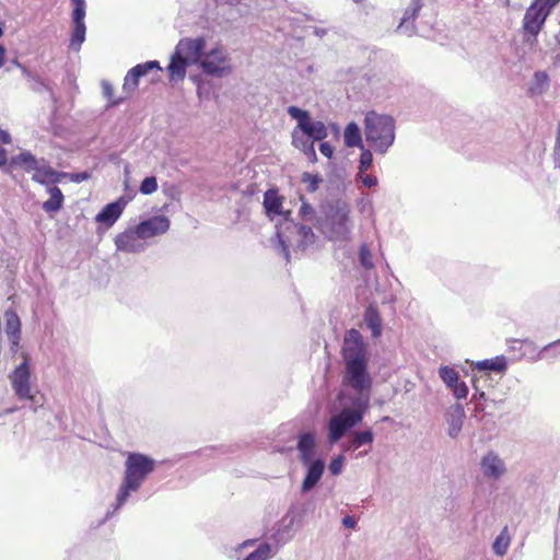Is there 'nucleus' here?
<instances>
[{
	"instance_id": "nucleus-25",
	"label": "nucleus",
	"mask_w": 560,
	"mask_h": 560,
	"mask_svg": "<svg viewBox=\"0 0 560 560\" xmlns=\"http://www.w3.org/2000/svg\"><path fill=\"white\" fill-rule=\"evenodd\" d=\"M277 551L278 547L276 545H271L266 541L259 542L244 560H269L277 553Z\"/></svg>"
},
{
	"instance_id": "nucleus-31",
	"label": "nucleus",
	"mask_w": 560,
	"mask_h": 560,
	"mask_svg": "<svg viewBox=\"0 0 560 560\" xmlns=\"http://www.w3.org/2000/svg\"><path fill=\"white\" fill-rule=\"evenodd\" d=\"M475 368L479 371L503 372L506 369V360L504 357L481 360L475 363Z\"/></svg>"
},
{
	"instance_id": "nucleus-54",
	"label": "nucleus",
	"mask_w": 560,
	"mask_h": 560,
	"mask_svg": "<svg viewBox=\"0 0 560 560\" xmlns=\"http://www.w3.org/2000/svg\"><path fill=\"white\" fill-rule=\"evenodd\" d=\"M4 52H5V50H4L3 46L0 45V67L3 66Z\"/></svg>"
},
{
	"instance_id": "nucleus-8",
	"label": "nucleus",
	"mask_w": 560,
	"mask_h": 560,
	"mask_svg": "<svg viewBox=\"0 0 560 560\" xmlns=\"http://www.w3.org/2000/svg\"><path fill=\"white\" fill-rule=\"evenodd\" d=\"M343 384L354 389L358 394L357 397H347L349 400L359 402L366 398V406L370 405L372 378L368 372V361L347 363Z\"/></svg>"
},
{
	"instance_id": "nucleus-2",
	"label": "nucleus",
	"mask_w": 560,
	"mask_h": 560,
	"mask_svg": "<svg viewBox=\"0 0 560 560\" xmlns=\"http://www.w3.org/2000/svg\"><path fill=\"white\" fill-rule=\"evenodd\" d=\"M323 212L324 217L318 222L320 232L332 242H348L353 229L350 203L336 199L324 206Z\"/></svg>"
},
{
	"instance_id": "nucleus-28",
	"label": "nucleus",
	"mask_w": 560,
	"mask_h": 560,
	"mask_svg": "<svg viewBox=\"0 0 560 560\" xmlns=\"http://www.w3.org/2000/svg\"><path fill=\"white\" fill-rule=\"evenodd\" d=\"M299 131L300 130L296 128L292 132L293 145L302 150L312 161H316V153L313 141L304 139L303 136L299 133Z\"/></svg>"
},
{
	"instance_id": "nucleus-50",
	"label": "nucleus",
	"mask_w": 560,
	"mask_h": 560,
	"mask_svg": "<svg viewBox=\"0 0 560 560\" xmlns=\"http://www.w3.org/2000/svg\"><path fill=\"white\" fill-rule=\"evenodd\" d=\"M342 524L348 527V528H353L355 526V521L353 517L351 516H346L343 520H342Z\"/></svg>"
},
{
	"instance_id": "nucleus-24",
	"label": "nucleus",
	"mask_w": 560,
	"mask_h": 560,
	"mask_svg": "<svg viewBox=\"0 0 560 560\" xmlns=\"http://www.w3.org/2000/svg\"><path fill=\"white\" fill-rule=\"evenodd\" d=\"M4 319H5V334L9 338V341L11 342L12 350H16L20 342V335H21V322L19 316L12 312L7 311L4 313Z\"/></svg>"
},
{
	"instance_id": "nucleus-23",
	"label": "nucleus",
	"mask_w": 560,
	"mask_h": 560,
	"mask_svg": "<svg viewBox=\"0 0 560 560\" xmlns=\"http://www.w3.org/2000/svg\"><path fill=\"white\" fill-rule=\"evenodd\" d=\"M32 172H34L33 179L42 185L58 183L61 177L66 176V174L52 170L44 160H39L37 167Z\"/></svg>"
},
{
	"instance_id": "nucleus-34",
	"label": "nucleus",
	"mask_w": 560,
	"mask_h": 560,
	"mask_svg": "<svg viewBox=\"0 0 560 560\" xmlns=\"http://www.w3.org/2000/svg\"><path fill=\"white\" fill-rule=\"evenodd\" d=\"M38 161L31 152L24 151L12 159V164L24 168L26 172H32L37 167Z\"/></svg>"
},
{
	"instance_id": "nucleus-9",
	"label": "nucleus",
	"mask_w": 560,
	"mask_h": 560,
	"mask_svg": "<svg viewBox=\"0 0 560 560\" xmlns=\"http://www.w3.org/2000/svg\"><path fill=\"white\" fill-rule=\"evenodd\" d=\"M199 68L208 75L222 78L232 72L228 50L220 44L205 49Z\"/></svg>"
},
{
	"instance_id": "nucleus-27",
	"label": "nucleus",
	"mask_w": 560,
	"mask_h": 560,
	"mask_svg": "<svg viewBox=\"0 0 560 560\" xmlns=\"http://www.w3.org/2000/svg\"><path fill=\"white\" fill-rule=\"evenodd\" d=\"M374 441V434L371 430L355 431L351 435L347 450L357 451L363 445L371 446Z\"/></svg>"
},
{
	"instance_id": "nucleus-29",
	"label": "nucleus",
	"mask_w": 560,
	"mask_h": 560,
	"mask_svg": "<svg viewBox=\"0 0 560 560\" xmlns=\"http://www.w3.org/2000/svg\"><path fill=\"white\" fill-rule=\"evenodd\" d=\"M549 89V77L544 71L535 72L529 84V92L533 95H541Z\"/></svg>"
},
{
	"instance_id": "nucleus-6",
	"label": "nucleus",
	"mask_w": 560,
	"mask_h": 560,
	"mask_svg": "<svg viewBox=\"0 0 560 560\" xmlns=\"http://www.w3.org/2000/svg\"><path fill=\"white\" fill-rule=\"evenodd\" d=\"M364 135L376 153L385 154L395 141V120L388 115L370 112L364 119Z\"/></svg>"
},
{
	"instance_id": "nucleus-49",
	"label": "nucleus",
	"mask_w": 560,
	"mask_h": 560,
	"mask_svg": "<svg viewBox=\"0 0 560 560\" xmlns=\"http://www.w3.org/2000/svg\"><path fill=\"white\" fill-rule=\"evenodd\" d=\"M556 159L560 163V124L558 128L557 143H556Z\"/></svg>"
},
{
	"instance_id": "nucleus-41",
	"label": "nucleus",
	"mask_w": 560,
	"mask_h": 560,
	"mask_svg": "<svg viewBox=\"0 0 560 560\" xmlns=\"http://www.w3.org/2000/svg\"><path fill=\"white\" fill-rule=\"evenodd\" d=\"M373 163L372 152L368 149L362 148L358 172H366Z\"/></svg>"
},
{
	"instance_id": "nucleus-10",
	"label": "nucleus",
	"mask_w": 560,
	"mask_h": 560,
	"mask_svg": "<svg viewBox=\"0 0 560 560\" xmlns=\"http://www.w3.org/2000/svg\"><path fill=\"white\" fill-rule=\"evenodd\" d=\"M73 7L71 13V34L69 40V49L72 51H80L83 43L85 42L86 25V2L85 0H70Z\"/></svg>"
},
{
	"instance_id": "nucleus-52",
	"label": "nucleus",
	"mask_w": 560,
	"mask_h": 560,
	"mask_svg": "<svg viewBox=\"0 0 560 560\" xmlns=\"http://www.w3.org/2000/svg\"><path fill=\"white\" fill-rule=\"evenodd\" d=\"M486 395L483 392H479L477 388H476V392L474 394V399L476 400H482L485 399Z\"/></svg>"
},
{
	"instance_id": "nucleus-16",
	"label": "nucleus",
	"mask_w": 560,
	"mask_h": 560,
	"mask_svg": "<svg viewBox=\"0 0 560 560\" xmlns=\"http://www.w3.org/2000/svg\"><path fill=\"white\" fill-rule=\"evenodd\" d=\"M479 465L482 476L489 480H500L508 471L504 459L493 451L487 452Z\"/></svg>"
},
{
	"instance_id": "nucleus-38",
	"label": "nucleus",
	"mask_w": 560,
	"mask_h": 560,
	"mask_svg": "<svg viewBox=\"0 0 560 560\" xmlns=\"http://www.w3.org/2000/svg\"><path fill=\"white\" fill-rule=\"evenodd\" d=\"M355 180L361 183L365 188H373L377 186L378 179L376 176L368 174L366 172H357Z\"/></svg>"
},
{
	"instance_id": "nucleus-4",
	"label": "nucleus",
	"mask_w": 560,
	"mask_h": 560,
	"mask_svg": "<svg viewBox=\"0 0 560 560\" xmlns=\"http://www.w3.org/2000/svg\"><path fill=\"white\" fill-rule=\"evenodd\" d=\"M156 462L141 453H128L125 462V476L116 497V510L122 506L130 494L137 492L144 480L155 470Z\"/></svg>"
},
{
	"instance_id": "nucleus-20",
	"label": "nucleus",
	"mask_w": 560,
	"mask_h": 560,
	"mask_svg": "<svg viewBox=\"0 0 560 560\" xmlns=\"http://www.w3.org/2000/svg\"><path fill=\"white\" fill-rule=\"evenodd\" d=\"M305 468V476L301 485L303 493L310 492L322 479L325 471V459L320 458L314 462L302 464Z\"/></svg>"
},
{
	"instance_id": "nucleus-48",
	"label": "nucleus",
	"mask_w": 560,
	"mask_h": 560,
	"mask_svg": "<svg viewBox=\"0 0 560 560\" xmlns=\"http://www.w3.org/2000/svg\"><path fill=\"white\" fill-rule=\"evenodd\" d=\"M89 174L83 172V173H77V174H72L71 175V179L75 183H81L83 180H86L89 178Z\"/></svg>"
},
{
	"instance_id": "nucleus-26",
	"label": "nucleus",
	"mask_w": 560,
	"mask_h": 560,
	"mask_svg": "<svg viewBox=\"0 0 560 560\" xmlns=\"http://www.w3.org/2000/svg\"><path fill=\"white\" fill-rule=\"evenodd\" d=\"M364 322L369 329H371L373 337H380L382 334V319L377 308L370 305L364 313Z\"/></svg>"
},
{
	"instance_id": "nucleus-53",
	"label": "nucleus",
	"mask_w": 560,
	"mask_h": 560,
	"mask_svg": "<svg viewBox=\"0 0 560 560\" xmlns=\"http://www.w3.org/2000/svg\"><path fill=\"white\" fill-rule=\"evenodd\" d=\"M313 33H314L316 36L322 37L326 32H325V30L316 28V27H315V28L313 30Z\"/></svg>"
},
{
	"instance_id": "nucleus-42",
	"label": "nucleus",
	"mask_w": 560,
	"mask_h": 560,
	"mask_svg": "<svg viewBox=\"0 0 560 560\" xmlns=\"http://www.w3.org/2000/svg\"><path fill=\"white\" fill-rule=\"evenodd\" d=\"M11 142V136L5 130L0 129V166H3L8 162L7 152L3 145Z\"/></svg>"
},
{
	"instance_id": "nucleus-35",
	"label": "nucleus",
	"mask_w": 560,
	"mask_h": 560,
	"mask_svg": "<svg viewBox=\"0 0 560 560\" xmlns=\"http://www.w3.org/2000/svg\"><path fill=\"white\" fill-rule=\"evenodd\" d=\"M301 201L302 203L299 209L301 220L304 222H316L318 224L320 219H317L315 209L310 203L305 202L303 198H301Z\"/></svg>"
},
{
	"instance_id": "nucleus-14",
	"label": "nucleus",
	"mask_w": 560,
	"mask_h": 560,
	"mask_svg": "<svg viewBox=\"0 0 560 560\" xmlns=\"http://www.w3.org/2000/svg\"><path fill=\"white\" fill-rule=\"evenodd\" d=\"M115 246L119 252L139 254L144 252L148 248L149 244L148 242H145L144 237L139 233V228L137 225H133L129 226L124 232L116 235Z\"/></svg>"
},
{
	"instance_id": "nucleus-46",
	"label": "nucleus",
	"mask_w": 560,
	"mask_h": 560,
	"mask_svg": "<svg viewBox=\"0 0 560 560\" xmlns=\"http://www.w3.org/2000/svg\"><path fill=\"white\" fill-rule=\"evenodd\" d=\"M343 463H345V457L342 455H338V456L334 457L329 464V471L334 476L340 475L343 469Z\"/></svg>"
},
{
	"instance_id": "nucleus-5",
	"label": "nucleus",
	"mask_w": 560,
	"mask_h": 560,
	"mask_svg": "<svg viewBox=\"0 0 560 560\" xmlns=\"http://www.w3.org/2000/svg\"><path fill=\"white\" fill-rule=\"evenodd\" d=\"M206 48L207 38L205 36L182 38L175 46L167 66L170 79L172 81H183L188 67L200 66Z\"/></svg>"
},
{
	"instance_id": "nucleus-13",
	"label": "nucleus",
	"mask_w": 560,
	"mask_h": 560,
	"mask_svg": "<svg viewBox=\"0 0 560 560\" xmlns=\"http://www.w3.org/2000/svg\"><path fill=\"white\" fill-rule=\"evenodd\" d=\"M345 364L368 361L366 347L361 334L355 329L346 332L342 346Z\"/></svg>"
},
{
	"instance_id": "nucleus-39",
	"label": "nucleus",
	"mask_w": 560,
	"mask_h": 560,
	"mask_svg": "<svg viewBox=\"0 0 560 560\" xmlns=\"http://www.w3.org/2000/svg\"><path fill=\"white\" fill-rule=\"evenodd\" d=\"M359 259H360V264L365 269H372L374 267L372 253H371L370 248L368 247V245H365V244H363L360 247Z\"/></svg>"
},
{
	"instance_id": "nucleus-3",
	"label": "nucleus",
	"mask_w": 560,
	"mask_h": 560,
	"mask_svg": "<svg viewBox=\"0 0 560 560\" xmlns=\"http://www.w3.org/2000/svg\"><path fill=\"white\" fill-rule=\"evenodd\" d=\"M340 409H335L327 422V441L335 444L348 432V430L358 425L369 408L366 398L359 402L349 400L346 394L340 393L338 396Z\"/></svg>"
},
{
	"instance_id": "nucleus-1",
	"label": "nucleus",
	"mask_w": 560,
	"mask_h": 560,
	"mask_svg": "<svg viewBox=\"0 0 560 560\" xmlns=\"http://www.w3.org/2000/svg\"><path fill=\"white\" fill-rule=\"evenodd\" d=\"M284 198L276 189L264 195V208L270 220L278 219L277 237L287 259L290 248L305 250L315 244L316 235L311 228L291 220V210L283 208Z\"/></svg>"
},
{
	"instance_id": "nucleus-44",
	"label": "nucleus",
	"mask_w": 560,
	"mask_h": 560,
	"mask_svg": "<svg viewBox=\"0 0 560 560\" xmlns=\"http://www.w3.org/2000/svg\"><path fill=\"white\" fill-rule=\"evenodd\" d=\"M549 353H551L552 357H556L557 354H560V340L553 341L545 346L538 353L537 359H544Z\"/></svg>"
},
{
	"instance_id": "nucleus-12",
	"label": "nucleus",
	"mask_w": 560,
	"mask_h": 560,
	"mask_svg": "<svg viewBox=\"0 0 560 560\" xmlns=\"http://www.w3.org/2000/svg\"><path fill=\"white\" fill-rule=\"evenodd\" d=\"M553 5V0H535L524 15V30L528 34L536 36Z\"/></svg>"
},
{
	"instance_id": "nucleus-7",
	"label": "nucleus",
	"mask_w": 560,
	"mask_h": 560,
	"mask_svg": "<svg viewBox=\"0 0 560 560\" xmlns=\"http://www.w3.org/2000/svg\"><path fill=\"white\" fill-rule=\"evenodd\" d=\"M22 362L10 373L9 380L16 397L21 400H28L34 411L42 406L36 394H33L31 382V358L27 353L21 354Z\"/></svg>"
},
{
	"instance_id": "nucleus-55",
	"label": "nucleus",
	"mask_w": 560,
	"mask_h": 560,
	"mask_svg": "<svg viewBox=\"0 0 560 560\" xmlns=\"http://www.w3.org/2000/svg\"><path fill=\"white\" fill-rule=\"evenodd\" d=\"M368 453H369V450H365V451L359 452V454L357 455V458H359V457H363V456L368 455Z\"/></svg>"
},
{
	"instance_id": "nucleus-19",
	"label": "nucleus",
	"mask_w": 560,
	"mask_h": 560,
	"mask_svg": "<svg viewBox=\"0 0 560 560\" xmlns=\"http://www.w3.org/2000/svg\"><path fill=\"white\" fill-rule=\"evenodd\" d=\"M151 70H156L158 72H160L162 71V68L160 67V63L158 61H148L145 63L137 65L136 67L131 68L125 77L122 85L124 91L127 94L132 93L139 84V79L149 73Z\"/></svg>"
},
{
	"instance_id": "nucleus-43",
	"label": "nucleus",
	"mask_w": 560,
	"mask_h": 560,
	"mask_svg": "<svg viewBox=\"0 0 560 560\" xmlns=\"http://www.w3.org/2000/svg\"><path fill=\"white\" fill-rule=\"evenodd\" d=\"M158 190V180L154 176L145 177L140 185V192L151 195Z\"/></svg>"
},
{
	"instance_id": "nucleus-32",
	"label": "nucleus",
	"mask_w": 560,
	"mask_h": 560,
	"mask_svg": "<svg viewBox=\"0 0 560 560\" xmlns=\"http://www.w3.org/2000/svg\"><path fill=\"white\" fill-rule=\"evenodd\" d=\"M48 192L50 198L43 203V209L46 212H56L62 206L63 195L61 190L56 186L48 188Z\"/></svg>"
},
{
	"instance_id": "nucleus-33",
	"label": "nucleus",
	"mask_w": 560,
	"mask_h": 560,
	"mask_svg": "<svg viewBox=\"0 0 560 560\" xmlns=\"http://www.w3.org/2000/svg\"><path fill=\"white\" fill-rule=\"evenodd\" d=\"M343 139L347 147H362L361 131L355 122H350L347 125Z\"/></svg>"
},
{
	"instance_id": "nucleus-15",
	"label": "nucleus",
	"mask_w": 560,
	"mask_h": 560,
	"mask_svg": "<svg viewBox=\"0 0 560 560\" xmlns=\"http://www.w3.org/2000/svg\"><path fill=\"white\" fill-rule=\"evenodd\" d=\"M440 380L445 387L452 392L457 400L466 399L469 393L468 386L465 382L460 381L459 373L450 365H441L438 369Z\"/></svg>"
},
{
	"instance_id": "nucleus-40",
	"label": "nucleus",
	"mask_w": 560,
	"mask_h": 560,
	"mask_svg": "<svg viewBox=\"0 0 560 560\" xmlns=\"http://www.w3.org/2000/svg\"><path fill=\"white\" fill-rule=\"evenodd\" d=\"M102 91H103V95L104 97L107 98L108 101V106H116L118 105L119 103L122 102V98H114V89L112 86V84L108 82V81H102Z\"/></svg>"
},
{
	"instance_id": "nucleus-56",
	"label": "nucleus",
	"mask_w": 560,
	"mask_h": 560,
	"mask_svg": "<svg viewBox=\"0 0 560 560\" xmlns=\"http://www.w3.org/2000/svg\"><path fill=\"white\" fill-rule=\"evenodd\" d=\"M3 34V27H2V23L0 22V36H2Z\"/></svg>"
},
{
	"instance_id": "nucleus-45",
	"label": "nucleus",
	"mask_w": 560,
	"mask_h": 560,
	"mask_svg": "<svg viewBox=\"0 0 560 560\" xmlns=\"http://www.w3.org/2000/svg\"><path fill=\"white\" fill-rule=\"evenodd\" d=\"M320 180L322 179L318 175H313L311 173H304L302 175V182L307 185V190L311 192L317 190Z\"/></svg>"
},
{
	"instance_id": "nucleus-57",
	"label": "nucleus",
	"mask_w": 560,
	"mask_h": 560,
	"mask_svg": "<svg viewBox=\"0 0 560 560\" xmlns=\"http://www.w3.org/2000/svg\"><path fill=\"white\" fill-rule=\"evenodd\" d=\"M15 410H16V408H10L7 410V412L10 413V412H14Z\"/></svg>"
},
{
	"instance_id": "nucleus-47",
	"label": "nucleus",
	"mask_w": 560,
	"mask_h": 560,
	"mask_svg": "<svg viewBox=\"0 0 560 560\" xmlns=\"http://www.w3.org/2000/svg\"><path fill=\"white\" fill-rule=\"evenodd\" d=\"M319 151L323 155H325L328 159H330L334 153V149L328 142L320 143Z\"/></svg>"
},
{
	"instance_id": "nucleus-18",
	"label": "nucleus",
	"mask_w": 560,
	"mask_h": 560,
	"mask_svg": "<svg viewBox=\"0 0 560 560\" xmlns=\"http://www.w3.org/2000/svg\"><path fill=\"white\" fill-rule=\"evenodd\" d=\"M296 450L301 464L320 459L317 451V439L314 432H302L298 435Z\"/></svg>"
},
{
	"instance_id": "nucleus-51",
	"label": "nucleus",
	"mask_w": 560,
	"mask_h": 560,
	"mask_svg": "<svg viewBox=\"0 0 560 560\" xmlns=\"http://www.w3.org/2000/svg\"><path fill=\"white\" fill-rule=\"evenodd\" d=\"M255 544H256V540H254V539L245 540L244 542L238 545L237 550H243V549H246V548H249V547H254Z\"/></svg>"
},
{
	"instance_id": "nucleus-11",
	"label": "nucleus",
	"mask_w": 560,
	"mask_h": 560,
	"mask_svg": "<svg viewBox=\"0 0 560 560\" xmlns=\"http://www.w3.org/2000/svg\"><path fill=\"white\" fill-rule=\"evenodd\" d=\"M290 117L298 122V129L302 135L307 136L313 141H319L327 137V128L319 120H312L310 113L296 106L288 108Z\"/></svg>"
},
{
	"instance_id": "nucleus-58",
	"label": "nucleus",
	"mask_w": 560,
	"mask_h": 560,
	"mask_svg": "<svg viewBox=\"0 0 560 560\" xmlns=\"http://www.w3.org/2000/svg\"><path fill=\"white\" fill-rule=\"evenodd\" d=\"M354 2H360L361 0H353Z\"/></svg>"
},
{
	"instance_id": "nucleus-22",
	"label": "nucleus",
	"mask_w": 560,
	"mask_h": 560,
	"mask_svg": "<svg viewBox=\"0 0 560 560\" xmlns=\"http://www.w3.org/2000/svg\"><path fill=\"white\" fill-rule=\"evenodd\" d=\"M446 423H447V434L452 439H456L463 428L464 419H465V410L460 404H455L451 406L445 415Z\"/></svg>"
},
{
	"instance_id": "nucleus-21",
	"label": "nucleus",
	"mask_w": 560,
	"mask_h": 560,
	"mask_svg": "<svg viewBox=\"0 0 560 560\" xmlns=\"http://www.w3.org/2000/svg\"><path fill=\"white\" fill-rule=\"evenodd\" d=\"M127 200L124 198H119L114 202L106 205L95 217V221L102 224H105L107 228H110L115 224V222L120 218L125 207L127 206Z\"/></svg>"
},
{
	"instance_id": "nucleus-37",
	"label": "nucleus",
	"mask_w": 560,
	"mask_h": 560,
	"mask_svg": "<svg viewBox=\"0 0 560 560\" xmlns=\"http://www.w3.org/2000/svg\"><path fill=\"white\" fill-rule=\"evenodd\" d=\"M357 208L358 211L364 217L370 218L373 214V202L365 195H362L360 198L357 199Z\"/></svg>"
},
{
	"instance_id": "nucleus-36",
	"label": "nucleus",
	"mask_w": 560,
	"mask_h": 560,
	"mask_svg": "<svg viewBox=\"0 0 560 560\" xmlns=\"http://www.w3.org/2000/svg\"><path fill=\"white\" fill-rule=\"evenodd\" d=\"M510 546V538L505 532H502L493 542V551L498 556H504Z\"/></svg>"
},
{
	"instance_id": "nucleus-30",
	"label": "nucleus",
	"mask_w": 560,
	"mask_h": 560,
	"mask_svg": "<svg viewBox=\"0 0 560 560\" xmlns=\"http://www.w3.org/2000/svg\"><path fill=\"white\" fill-rule=\"evenodd\" d=\"M420 8L421 5L419 1L412 0L411 4L406 9L401 23L398 26V30L400 32L406 33L408 35L412 34L413 30L409 27V22L417 16Z\"/></svg>"
},
{
	"instance_id": "nucleus-17",
	"label": "nucleus",
	"mask_w": 560,
	"mask_h": 560,
	"mask_svg": "<svg viewBox=\"0 0 560 560\" xmlns=\"http://www.w3.org/2000/svg\"><path fill=\"white\" fill-rule=\"evenodd\" d=\"M137 226L148 242L150 238L164 235L170 230L171 221L166 215L158 214L140 221Z\"/></svg>"
}]
</instances>
